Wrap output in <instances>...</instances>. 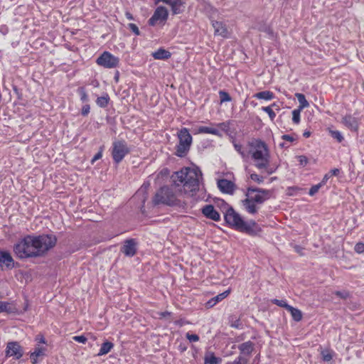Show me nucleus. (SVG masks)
<instances>
[{
	"label": "nucleus",
	"mask_w": 364,
	"mask_h": 364,
	"mask_svg": "<svg viewBox=\"0 0 364 364\" xmlns=\"http://www.w3.org/2000/svg\"><path fill=\"white\" fill-rule=\"evenodd\" d=\"M56 242L57 238L53 235H29L14 245V251L20 259L41 257L53 248Z\"/></svg>",
	"instance_id": "nucleus-1"
},
{
	"label": "nucleus",
	"mask_w": 364,
	"mask_h": 364,
	"mask_svg": "<svg viewBox=\"0 0 364 364\" xmlns=\"http://www.w3.org/2000/svg\"><path fill=\"white\" fill-rule=\"evenodd\" d=\"M173 186L178 188L179 194L193 196L199 190L202 172L198 168L184 167L171 176Z\"/></svg>",
	"instance_id": "nucleus-2"
},
{
	"label": "nucleus",
	"mask_w": 364,
	"mask_h": 364,
	"mask_svg": "<svg viewBox=\"0 0 364 364\" xmlns=\"http://www.w3.org/2000/svg\"><path fill=\"white\" fill-rule=\"evenodd\" d=\"M249 154H251L255 166L262 173L271 175L277 166L270 164V154L267 145L261 139H254L248 142Z\"/></svg>",
	"instance_id": "nucleus-3"
},
{
	"label": "nucleus",
	"mask_w": 364,
	"mask_h": 364,
	"mask_svg": "<svg viewBox=\"0 0 364 364\" xmlns=\"http://www.w3.org/2000/svg\"><path fill=\"white\" fill-rule=\"evenodd\" d=\"M224 218L227 224L235 230L250 235H256L261 232L260 227L254 220L245 222L232 207H228Z\"/></svg>",
	"instance_id": "nucleus-4"
},
{
	"label": "nucleus",
	"mask_w": 364,
	"mask_h": 364,
	"mask_svg": "<svg viewBox=\"0 0 364 364\" xmlns=\"http://www.w3.org/2000/svg\"><path fill=\"white\" fill-rule=\"evenodd\" d=\"M246 198L242 200V204L246 211L250 214H255L258 208L257 204H262L271 197L269 190L249 187L245 194Z\"/></svg>",
	"instance_id": "nucleus-5"
},
{
	"label": "nucleus",
	"mask_w": 364,
	"mask_h": 364,
	"mask_svg": "<svg viewBox=\"0 0 364 364\" xmlns=\"http://www.w3.org/2000/svg\"><path fill=\"white\" fill-rule=\"evenodd\" d=\"M152 203L154 205L174 206L179 205L180 200L177 198V195L172 187L164 186L156 192L152 198Z\"/></svg>",
	"instance_id": "nucleus-6"
},
{
	"label": "nucleus",
	"mask_w": 364,
	"mask_h": 364,
	"mask_svg": "<svg viewBox=\"0 0 364 364\" xmlns=\"http://www.w3.org/2000/svg\"><path fill=\"white\" fill-rule=\"evenodd\" d=\"M179 139L176 146V155L179 157H184L189 151L192 144V136L187 128H182L178 133Z\"/></svg>",
	"instance_id": "nucleus-7"
},
{
	"label": "nucleus",
	"mask_w": 364,
	"mask_h": 364,
	"mask_svg": "<svg viewBox=\"0 0 364 364\" xmlns=\"http://www.w3.org/2000/svg\"><path fill=\"white\" fill-rule=\"evenodd\" d=\"M129 152L130 149L124 140H118L113 142L112 156L116 164L120 163Z\"/></svg>",
	"instance_id": "nucleus-8"
},
{
	"label": "nucleus",
	"mask_w": 364,
	"mask_h": 364,
	"mask_svg": "<svg viewBox=\"0 0 364 364\" xmlns=\"http://www.w3.org/2000/svg\"><path fill=\"white\" fill-rule=\"evenodd\" d=\"M97 63L105 68H114L118 67L119 59L110 53L105 51L96 60Z\"/></svg>",
	"instance_id": "nucleus-9"
},
{
	"label": "nucleus",
	"mask_w": 364,
	"mask_h": 364,
	"mask_svg": "<svg viewBox=\"0 0 364 364\" xmlns=\"http://www.w3.org/2000/svg\"><path fill=\"white\" fill-rule=\"evenodd\" d=\"M6 357H13L16 360L20 359L23 355V348L17 341H11L7 343L6 350Z\"/></svg>",
	"instance_id": "nucleus-10"
},
{
	"label": "nucleus",
	"mask_w": 364,
	"mask_h": 364,
	"mask_svg": "<svg viewBox=\"0 0 364 364\" xmlns=\"http://www.w3.org/2000/svg\"><path fill=\"white\" fill-rule=\"evenodd\" d=\"M168 10L164 6H159L155 10L154 14L149 20V24L155 26L157 22L166 21L168 18Z\"/></svg>",
	"instance_id": "nucleus-11"
},
{
	"label": "nucleus",
	"mask_w": 364,
	"mask_h": 364,
	"mask_svg": "<svg viewBox=\"0 0 364 364\" xmlns=\"http://www.w3.org/2000/svg\"><path fill=\"white\" fill-rule=\"evenodd\" d=\"M360 119L351 114L345 115L342 119L341 123L352 132H358Z\"/></svg>",
	"instance_id": "nucleus-12"
},
{
	"label": "nucleus",
	"mask_w": 364,
	"mask_h": 364,
	"mask_svg": "<svg viewBox=\"0 0 364 364\" xmlns=\"http://www.w3.org/2000/svg\"><path fill=\"white\" fill-rule=\"evenodd\" d=\"M137 243L134 239H129L124 241L121 248V252L127 257H133L136 253Z\"/></svg>",
	"instance_id": "nucleus-13"
},
{
	"label": "nucleus",
	"mask_w": 364,
	"mask_h": 364,
	"mask_svg": "<svg viewBox=\"0 0 364 364\" xmlns=\"http://www.w3.org/2000/svg\"><path fill=\"white\" fill-rule=\"evenodd\" d=\"M14 259L10 253L0 251V269L4 268L12 269L14 267Z\"/></svg>",
	"instance_id": "nucleus-14"
},
{
	"label": "nucleus",
	"mask_w": 364,
	"mask_h": 364,
	"mask_svg": "<svg viewBox=\"0 0 364 364\" xmlns=\"http://www.w3.org/2000/svg\"><path fill=\"white\" fill-rule=\"evenodd\" d=\"M171 6L173 14H179L183 11L184 2L183 0H156Z\"/></svg>",
	"instance_id": "nucleus-15"
},
{
	"label": "nucleus",
	"mask_w": 364,
	"mask_h": 364,
	"mask_svg": "<svg viewBox=\"0 0 364 364\" xmlns=\"http://www.w3.org/2000/svg\"><path fill=\"white\" fill-rule=\"evenodd\" d=\"M201 212L207 218L214 221H219L220 220L219 213L215 209L213 205H205L202 208Z\"/></svg>",
	"instance_id": "nucleus-16"
},
{
	"label": "nucleus",
	"mask_w": 364,
	"mask_h": 364,
	"mask_svg": "<svg viewBox=\"0 0 364 364\" xmlns=\"http://www.w3.org/2000/svg\"><path fill=\"white\" fill-rule=\"evenodd\" d=\"M218 186L221 192L228 194H232L235 188L233 182L224 178L218 181Z\"/></svg>",
	"instance_id": "nucleus-17"
},
{
	"label": "nucleus",
	"mask_w": 364,
	"mask_h": 364,
	"mask_svg": "<svg viewBox=\"0 0 364 364\" xmlns=\"http://www.w3.org/2000/svg\"><path fill=\"white\" fill-rule=\"evenodd\" d=\"M212 26L214 28V33L215 36H220L223 38H228L229 36V32L226 25L223 22L212 21Z\"/></svg>",
	"instance_id": "nucleus-18"
},
{
	"label": "nucleus",
	"mask_w": 364,
	"mask_h": 364,
	"mask_svg": "<svg viewBox=\"0 0 364 364\" xmlns=\"http://www.w3.org/2000/svg\"><path fill=\"white\" fill-rule=\"evenodd\" d=\"M46 348L45 347H41L40 346H37L35 348V350L33 352L31 353L30 358L31 360V363L33 364H36L38 362V358L40 357H43L46 354Z\"/></svg>",
	"instance_id": "nucleus-19"
},
{
	"label": "nucleus",
	"mask_w": 364,
	"mask_h": 364,
	"mask_svg": "<svg viewBox=\"0 0 364 364\" xmlns=\"http://www.w3.org/2000/svg\"><path fill=\"white\" fill-rule=\"evenodd\" d=\"M255 348V343L250 341L244 342L238 346L240 355H250Z\"/></svg>",
	"instance_id": "nucleus-20"
},
{
	"label": "nucleus",
	"mask_w": 364,
	"mask_h": 364,
	"mask_svg": "<svg viewBox=\"0 0 364 364\" xmlns=\"http://www.w3.org/2000/svg\"><path fill=\"white\" fill-rule=\"evenodd\" d=\"M222 358L215 356V353L211 351H207L204 356V364H220Z\"/></svg>",
	"instance_id": "nucleus-21"
},
{
	"label": "nucleus",
	"mask_w": 364,
	"mask_h": 364,
	"mask_svg": "<svg viewBox=\"0 0 364 364\" xmlns=\"http://www.w3.org/2000/svg\"><path fill=\"white\" fill-rule=\"evenodd\" d=\"M18 309L13 303L1 301L0 306V313L6 312L8 314L16 313Z\"/></svg>",
	"instance_id": "nucleus-22"
},
{
	"label": "nucleus",
	"mask_w": 364,
	"mask_h": 364,
	"mask_svg": "<svg viewBox=\"0 0 364 364\" xmlns=\"http://www.w3.org/2000/svg\"><path fill=\"white\" fill-rule=\"evenodd\" d=\"M230 293V291L228 290V291H225L220 294H218V296L212 298L211 299H210L206 304H205V306L207 308H212L213 306H214L218 301L223 300V299H225V297L228 296V295Z\"/></svg>",
	"instance_id": "nucleus-23"
},
{
	"label": "nucleus",
	"mask_w": 364,
	"mask_h": 364,
	"mask_svg": "<svg viewBox=\"0 0 364 364\" xmlns=\"http://www.w3.org/2000/svg\"><path fill=\"white\" fill-rule=\"evenodd\" d=\"M253 97L259 100H271L274 98V95L272 92L266 90L257 92Z\"/></svg>",
	"instance_id": "nucleus-24"
},
{
	"label": "nucleus",
	"mask_w": 364,
	"mask_h": 364,
	"mask_svg": "<svg viewBox=\"0 0 364 364\" xmlns=\"http://www.w3.org/2000/svg\"><path fill=\"white\" fill-rule=\"evenodd\" d=\"M154 59L166 60L171 57V53L165 49L160 48L153 53Z\"/></svg>",
	"instance_id": "nucleus-25"
},
{
	"label": "nucleus",
	"mask_w": 364,
	"mask_h": 364,
	"mask_svg": "<svg viewBox=\"0 0 364 364\" xmlns=\"http://www.w3.org/2000/svg\"><path fill=\"white\" fill-rule=\"evenodd\" d=\"M114 348V344L113 343L110 342V341H105L104 342L102 346H101V348L100 349V351L99 353H97V355L98 356H101V355H106L109 352L111 351V350Z\"/></svg>",
	"instance_id": "nucleus-26"
},
{
	"label": "nucleus",
	"mask_w": 364,
	"mask_h": 364,
	"mask_svg": "<svg viewBox=\"0 0 364 364\" xmlns=\"http://www.w3.org/2000/svg\"><path fill=\"white\" fill-rule=\"evenodd\" d=\"M288 307H289V309H287V311L291 313V315L293 319L295 321H300L302 319L301 311L299 309H296L291 306H288Z\"/></svg>",
	"instance_id": "nucleus-27"
},
{
	"label": "nucleus",
	"mask_w": 364,
	"mask_h": 364,
	"mask_svg": "<svg viewBox=\"0 0 364 364\" xmlns=\"http://www.w3.org/2000/svg\"><path fill=\"white\" fill-rule=\"evenodd\" d=\"M295 96L296 97L299 102V107L298 109L302 110L303 109L309 107V104L308 101L306 100L304 95L301 93H296Z\"/></svg>",
	"instance_id": "nucleus-28"
},
{
	"label": "nucleus",
	"mask_w": 364,
	"mask_h": 364,
	"mask_svg": "<svg viewBox=\"0 0 364 364\" xmlns=\"http://www.w3.org/2000/svg\"><path fill=\"white\" fill-rule=\"evenodd\" d=\"M199 133H205V134H211L214 135H219V130L213 128V127H200L198 129Z\"/></svg>",
	"instance_id": "nucleus-29"
},
{
	"label": "nucleus",
	"mask_w": 364,
	"mask_h": 364,
	"mask_svg": "<svg viewBox=\"0 0 364 364\" xmlns=\"http://www.w3.org/2000/svg\"><path fill=\"white\" fill-rule=\"evenodd\" d=\"M109 97L107 95L106 96L100 97L97 99V105L100 107H106L109 103Z\"/></svg>",
	"instance_id": "nucleus-30"
},
{
	"label": "nucleus",
	"mask_w": 364,
	"mask_h": 364,
	"mask_svg": "<svg viewBox=\"0 0 364 364\" xmlns=\"http://www.w3.org/2000/svg\"><path fill=\"white\" fill-rule=\"evenodd\" d=\"M235 150L240 154V156L245 159L249 156V151H245L241 144L233 143Z\"/></svg>",
	"instance_id": "nucleus-31"
},
{
	"label": "nucleus",
	"mask_w": 364,
	"mask_h": 364,
	"mask_svg": "<svg viewBox=\"0 0 364 364\" xmlns=\"http://www.w3.org/2000/svg\"><path fill=\"white\" fill-rule=\"evenodd\" d=\"M248 360L242 355H239L233 361L228 362L227 364H247Z\"/></svg>",
	"instance_id": "nucleus-32"
},
{
	"label": "nucleus",
	"mask_w": 364,
	"mask_h": 364,
	"mask_svg": "<svg viewBox=\"0 0 364 364\" xmlns=\"http://www.w3.org/2000/svg\"><path fill=\"white\" fill-rule=\"evenodd\" d=\"M301 109H296L292 112V121L294 124H299L300 122V112Z\"/></svg>",
	"instance_id": "nucleus-33"
},
{
	"label": "nucleus",
	"mask_w": 364,
	"mask_h": 364,
	"mask_svg": "<svg viewBox=\"0 0 364 364\" xmlns=\"http://www.w3.org/2000/svg\"><path fill=\"white\" fill-rule=\"evenodd\" d=\"M262 109L266 113L268 114L270 119L272 121H273L276 117V114L275 112L273 111V109H272V107L271 106H267V107H263L262 108Z\"/></svg>",
	"instance_id": "nucleus-34"
},
{
	"label": "nucleus",
	"mask_w": 364,
	"mask_h": 364,
	"mask_svg": "<svg viewBox=\"0 0 364 364\" xmlns=\"http://www.w3.org/2000/svg\"><path fill=\"white\" fill-rule=\"evenodd\" d=\"M220 97V102H230L231 100V97L230 95L223 90H220L219 92Z\"/></svg>",
	"instance_id": "nucleus-35"
},
{
	"label": "nucleus",
	"mask_w": 364,
	"mask_h": 364,
	"mask_svg": "<svg viewBox=\"0 0 364 364\" xmlns=\"http://www.w3.org/2000/svg\"><path fill=\"white\" fill-rule=\"evenodd\" d=\"M331 136L336 139L338 142H341L343 140V136L339 131L330 130Z\"/></svg>",
	"instance_id": "nucleus-36"
},
{
	"label": "nucleus",
	"mask_w": 364,
	"mask_h": 364,
	"mask_svg": "<svg viewBox=\"0 0 364 364\" xmlns=\"http://www.w3.org/2000/svg\"><path fill=\"white\" fill-rule=\"evenodd\" d=\"M272 302L279 306L285 308L287 310L289 309L288 306H290V305H289L284 300L274 299L272 300Z\"/></svg>",
	"instance_id": "nucleus-37"
},
{
	"label": "nucleus",
	"mask_w": 364,
	"mask_h": 364,
	"mask_svg": "<svg viewBox=\"0 0 364 364\" xmlns=\"http://www.w3.org/2000/svg\"><path fill=\"white\" fill-rule=\"evenodd\" d=\"M321 355L323 360L326 362L330 361L333 358L332 354L328 350H322Z\"/></svg>",
	"instance_id": "nucleus-38"
},
{
	"label": "nucleus",
	"mask_w": 364,
	"mask_h": 364,
	"mask_svg": "<svg viewBox=\"0 0 364 364\" xmlns=\"http://www.w3.org/2000/svg\"><path fill=\"white\" fill-rule=\"evenodd\" d=\"M334 294L338 296L339 298L343 299H346L349 297L350 294L348 291H336L334 292Z\"/></svg>",
	"instance_id": "nucleus-39"
},
{
	"label": "nucleus",
	"mask_w": 364,
	"mask_h": 364,
	"mask_svg": "<svg viewBox=\"0 0 364 364\" xmlns=\"http://www.w3.org/2000/svg\"><path fill=\"white\" fill-rule=\"evenodd\" d=\"M250 178L258 183H262L264 181V177L257 173H251Z\"/></svg>",
	"instance_id": "nucleus-40"
},
{
	"label": "nucleus",
	"mask_w": 364,
	"mask_h": 364,
	"mask_svg": "<svg viewBox=\"0 0 364 364\" xmlns=\"http://www.w3.org/2000/svg\"><path fill=\"white\" fill-rule=\"evenodd\" d=\"M128 28L136 36L140 35V31L138 26L134 23H129Z\"/></svg>",
	"instance_id": "nucleus-41"
},
{
	"label": "nucleus",
	"mask_w": 364,
	"mask_h": 364,
	"mask_svg": "<svg viewBox=\"0 0 364 364\" xmlns=\"http://www.w3.org/2000/svg\"><path fill=\"white\" fill-rule=\"evenodd\" d=\"M297 159L299 160V165L303 167L305 166L309 162L307 157L304 155L298 156Z\"/></svg>",
	"instance_id": "nucleus-42"
},
{
	"label": "nucleus",
	"mask_w": 364,
	"mask_h": 364,
	"mask_svg": "<svg viewBox=\"0 0 364 364\" xmlns=\"http://www.w3.org/2000/svg\"><path fill=\"white\" fill-rule=\"evenodd\" d=\"M321 186H321V184H320V183H318V184H316V185L313 186L310 188L309 192V194L310 196H314V195H315V194L318 191V190L320 189V188H321Z\"/></svg>",
	"instance_id": "nucleus-43"
},
{
	"label": "nucleus",
	"mask_w": 364,
	"mask_h": 364,
	"mask_svg": "<svg viewBox=\"0 0 364 364\" xmlns=\"http://www.w3.org/2000/svg\"><path fill=\"white\" fill-rule=\"evenodd\" d=\"M354 250L357 253H359V254L364 252V243L358 242L355 245Z\"/></svg>",
	"instance_id": "nucleus-44"
},
{
	"label": "nucleus",
	"mask_w": 364,
	"mask_h": 364,
	"mask_svg": "<svg viewBox=\"0 0 364 364\" xmlns=\"http://www.w3.org/2000/svg\"><path fill=\"white\" fill-rule=\"evenodd\" d=\"M186 338L190 342H197L199 341V336L196 334L186 333Z\"/></svg>",
	"instance_id": "nucleus-45"
},
{
	"label": "nucleus",
	"mask_w": 364,
	"mask_h": 364,
	"mask_svg": "<svg viewBox=\"0 0 364 364\" xmlns=\"http://www.w3.org/2000/svg\"><path fill=\"white\" fill-rule=\"evenodd\" d=\"M78 91L81 96L80 97L81 100L82 102H87L88 100V97H87V95L86 94L84 88L80 87V88H79Z\"/></svg>",
	"instance_id": "nucleus-46"
},
{
	"label": "nucleus",
	"mask_w": 364,
	"mask_h": 364,
	"mask_svg": "<svg viewBox=\"0 0 364 364\" xmlns=\"http://www.w3.org/2000/svg\"><path fill=\"white\" fill-rule=\"evenodd\" d=\"M73 339L75 341L82 343H85L87 340V338L82 335V336H75L73 337Z\"/></svg>",
	"instance_id": "nucleus-47"
},
{
	"label": "nucleus",
	"mask_w": 364,
	"mask_h": 364,
	"mask_svg": "<svg viewBox=\"0 0 364 364\" xmlns=\"http://www.w3.org/2000/svg\"><path fill=\"white\" fill-rule=\"evenodd\" d=\"M282 139L289 142H293L296 140V138H294L292 135L289 134L282 135Z\"/></svg>",
	"instance_id": "nucleus-48"
},
{
	"label": "nucleus",
	"mask_w": 364,
	"mask_h": 364,
	"mask_svg": "<svg viewBox=\"0 0 364 364\" xmlns=\"http://www.w3.org/2000/svg\"><path fill=\"white\" fill-rule=\"evenodd\" d=\"M90 105H84V106L82 107V112H81V113H82V114L83 116H86V115H87V114H88V113L90 112Z\"/></svg>",
	"instance_id": "nucleus-49"
},
{
	"label": "nucleus",
	"mask_w": 364,
	"mask_h": 364,
	"mask_svg": "<svg viewBox=\"0 0 364 364\" xmlns=\"http://www.w3.org/2000/svg\"><path fill=\"white\" fill-rule=\"evenodd\" d=\"M102 156V151L100 150L99 152H97L95 156L94 157L92 158L91 162L92 164H94L95 161H96L97 160L101 159Z\"/></svg>",
	"instance_id": "nucleus-50"
},
{
	"label": "nucleus",
	"mask_w": 364,
	"mask_h": 364,
	"mask_svg": "<svg viewBox=\"0 0 364 364\" xmlns=\"http://www.w3.org/2000/svg\"><path fill=\"white\" fill-rule=\"evenodd\" d=\"M294 249L295 252H296L299 255H301V256L304 255V252H303L304 248H302L301 247H300L299 245H294Z\"/></svg>",
	"instance_id": "nucleus-51"
},
{
	"label": "nucleus",
	"mask_w": 364,
	"mask_h": 364,
	"mask_svg": "<svg viewBox=\"0 0 364 364\" xmlns=\"http://www.w3.org/2000/svg\"><path fill=\"white\" fill-rule=\"evenodd\" d=\"M331 176H330V173H326V174L323 176V178L322 181H321L319 183H320V184H321V186H323L326 183V181L328 180V178H331Z\"/></svg>",
	"instance_id": "nucleus-52"
},
{
	"label": "nucleus",
	"mask_w": 364,
	"mask_h": 364,
	"mask_svg": "<svg viewBox=\"0 0 364 364\" xmlns=\"http://www.w3.org/2000/svg\"><path fill=\"white\" fill-rule=\"evenodd\" d=\"M328 173H330L331 176H338L340 173V170L338 168H333V169L331 170Z\"/></svg>",
	"instance_id": "nucleus-53"
},
{
	"label": "nucleus",
	"mask_w": 364,
	"mask_h": 364,
	"mask_svg": "<svg viewBox=\"0 0 364 364\" xmlns=\"http://www.w3.org/2000/svg\"><path fill=\"white\" fill-rule=\"evenodd\" d=\"M125 16H126L127 18L129 19V20H133L134 19V17H133L132 14L131 13H129V12H126Z\"/></svg>",
	"instance_id": "nucleus-54"
},
{
	"label": "nucleus",
	"mask_w": 364,
	"mask_h": 364,
	"mask_svg": "<svg viewBox=\"0 0 364 364\" xmlns=\"http://www.w3.org/2000/svg\"><path fill=\"white\" fill-rule=\"evenodd\" d=\"M303 136L306 138H308L311 136V132L309 131H305L303 134Z\"/></svg>",
	"instance_id": "nucleus-55"
},
{
	"label": "nucleus",
	"mask_w": 364,
	"mask_h": 364,
	"mask_svg": "<svg viewBox=\"0 0 364 364\" xmlns=\"http://www.w3.org/2000/svg\"><path fill=\"white\" fill-rule=\"evenodd\" d=\"M114 80L116 82H118V80H119V72L118 71L116 72V74L114 76Z\"/></svg>",
	"instance_id": "nucleus-56"
},
{
	"label": "nucleus",
	"mask_w": 364,
	"mask_h": 364,
	"mask_svg": "<svg viewBox=\"0 0 364 364\" xmlns=\"http://www.w3.org/2000/svg\"><path fill=\"white\" fill-rule=\"evenodd\" d=\"M38 341H39V343H46V340H45V338H44L43 336H41V337L39 338V340H38Z\"/></svg>",
	"instance_id": "nucleus-57"
},
{
	"label": "nucleus",
	"mask_w": 364,
	"mask_h": 364,
	"mask_svg": "<svg viewBox=\"0 0 364 364\" xmlns=\"http://www.w3.org/2000/svg\"><path fill=\"white\" fill-rule=\"evenodd\" d=\"M169 314H170V313H169V312L166 311V312H164V313L162 314V316H166V315H169Z\"/></svg>",
	"instance_id": "nucleus-58"
},
{
	"label": "nucleus",
	"mask_w": 364,
	"mask_h": 364,
	"mask_svg": "<svg viewBox=\"0 0 364 364\" xmlns=\"http://www.w3.org/2000/svg\"><path fill=\"white\" fill-rule=\"evenodd\" d=\"M275 106H276V104H275V103H273V104L271 105V107H275Z\"/></svg>",
	"instance_id": "nucleus-59"
}]
</instances>
